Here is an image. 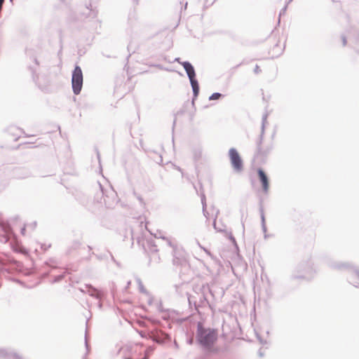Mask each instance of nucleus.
<instances>
[{"label": "nucleus", "instance_id": "f257e3e1", "mask_svg": "<svg viewBox=\"0 0 359 359\" xmlns=\"http://www.w3.org/2000/svg\"><path fill=\"white\" fill-rule=\"evenodd\" d=\"M218 339V332L216 329L205 327L198 322L196 332V340L201 349L207 353L217 354L226 351V348L215 347Z\"/></svg>", "mask_w": 359, "mask_h": 359}, {"label": "nucleus", "instance_id": "f03ea898", "mask_svg": "<svg viewBox=\"0 0 359 359\" xmlns=\"http://www.w3.org/2000/svg\"><path fill=\"white\" fill-rule=\"evenodd\" d=\"M208 293L214 296L208 285L196 286L194 288V294H189L187 297L189 306H191L193 304L196 310H198V307L210 306L207 299Z\"/></svg>", "mask_w": 359, "mask_h": 359}, {"label": "nucleus", "instance_id": "7ed1b4c3", "mask_svg": "<svg viewBox=\"0 0 359 359\" xmlns=\"http://www.w3.org/2000/svg\"><path fill=\"white\" fill-rule=\"evenodd\" d=\"M328 264L330 267L335 269L348 270L349 273V276L348 277V282L355 287L359 288V269L348 263L330 262Z\"/></svg>", "mask_w": 359, "mask_h": 359}, {"label": "nucleus", "instance_id": "20e7f679", "mask_svg": "<svg viewBox=\"0 0 359 359\" xmlns=\"http://www.w3.org/2000/svg\"><path fill=\"white\" fill-rule=\"evenodd\" d=\"M315 273L313 263L311 262H302L296 267L292 275V278L310 280L313 277Z\"/></svg>", "mask_w": 359, "mask_h": 359}, {"label": "nucleus", "instance_id": "39448f33", "mask_svg": "<svg viewBox=\"0 0 359 359\" xmlns=\"http://www.w3.org/2000/svg\"><path fill=\"white\" fill-rule=\"evenodd\" d=\"M181 65L183 66L190 81L194 96L192 102L194 103V100L198 97L199 93V84L196 79V72L194 66L188 61L182 62Z\"/></svg>", "mask_w": 359, "mask_h": 359}, {"label": "nucleus", "instance_id": "423d86ee", "mask_svg": "<svg viewBox=\"0 0 359 359\" xmlns=\"http://www.w3.org/2000/svg\"><path fill=\"white\" fill-rule=\"evenodd\" d=\"M83 86V73L81 67L76 65L72 74V87L73 93L79 95Z\"/></svg>", "mask_w": 359, "mask_h": 359}, {"label": "nucleus", "instance_id": "0eeeda50", "mask_svg": "<svg viewBox=\"0 0 359 359\" xmlns=\"http://www.w3.org/2000/svg\"><path fill=\"white\" fill-rule=\"evenodd\" d=\"M166 241L168 242V244L173 248V264L176 266H182L184 269H187L189 267V264L184 255L183 252L178 250L177 249V247L175 245H173L169 239L166 238Z\"/></svg>", "mask_w": 359, "mask_h": 359}, {"label": "nucleus", "instance_id": "6e6552de", "mask_svg": "<svg viewBox=\"0 0 359 359\" xmlns=\"http://www.w3.org/2000/svg\"><path fill=\"white\" fill-rule=\"evenodd\" d=\"M100 193L97 194L95 199L97 203H102V199L107 208H110L114 203L115 193L111 190L109 194H105L102 185L99 183Z\"/></svg>", "mask_w": 359, "mask_h": 359}, {"label": "nucleus", "instance_id": "1a4fd4ad", "mask_svg": "<svg viewBox=\"0 0 359 359\" xmlns=\"http://www.w3.org/2000/svg\"><path fill=\"white\" fill-rule=\"evenodd\" d=\"M229 156L231 166L236 172H240L243 170V161L235 148H231L229 150Z\"/></svg>", "mask_w": 359, "mask_h": 359}, {"label": "nucleus", "instance_id": "9d476101", "mask_svg": "<svg viewBox=\"0 0 359 359\" xmlns=\"http://www.w3.org/2000/svg\"><path fill=\"white\" fill-rule=\"evenodd\" d=\"M143 246L145 250L147 251L148 253L151 254L150 259L154 260L156 262H158L160 259L157 255L158 250L154 241L152 239L147 240L146 243H144Z\"/></svg>", "mask_w": 359, "mask_h": 359}, {"label": "nucleus", "instance_id": "9b49d317", "mask_svg": "<svg viewBox=\"0 0 359 359\" xmlns=\"http://www.w3.org/2000/svg\"><path fill=\"white\" fill-rule=\"evenodd\" d=\"M27 55L29 57V59L35 64L34 67L29 66V69L31 71L33 79L35 80L38 76L36 74L38 67L39 66V62L37 60L36 56L33 53L32 50L29 49L26 50Z\"/></svg>", "mask_w": 359, "mask_h": 359}, {"label": "nucleus", "instance_id": "f8f14e48", "mask_svg": "<svg viewBox=\"0 0 359 359\" xmlns=\"http://www.w3.org/2000/svg\"><path fill=\"white\" fill-rule=\"evenodd\" d=\"M257 175L259 182H261L262 186L263 192L267 194L269 189V182L267 175L262 168H258Z\"/></svg>", "mask_w": 359, "mask_h": 359}, {"label": "nucleus", "instance_id": "ddd939ff", "mask_svg": "<svg viewBox=\"0 0 359 359\" xmlns=\"http://www.w3.org/2000/svg\"><path fill=\"white\" fill-rule=\"evenodd\" d=\"M262 141L257 142V154L259 156H266L268 154H269L271 153V151L273 150V144L272 142H271L270 144H269L266 146H262Z\"/></svg>", "mask_w": 359, "mask_h": 359}, {"label": "nucleus", "instance_id": "4468645a", "mask_svg": "<svg viewBox=\"0 0 359 359\" xmlns=\"http://www.w3.org/2000/svg\"><path fill=\"white\" fill-rule=\"evenodd\" d=\"M194 188L196 189V192L198 193V194L201 197V204H202L203 215H204V217L206 218L207 220H209L210 217H209V213H208V212L207 210L206 197H205L204 191L203 189V187L200 184V190L199 191L196 189V187H194Z\"/></svg>", "mask_w": 359, "mask_h": 359}, {"label": "nucleus", "instance_id": "2eb2a0df", "mask_svg": "<svg viewBox=\"0 0 359 359\" xmlns=\"http://www.w3.org/2000/svg\"><path fill=\"white\" fill-rule=\"evenodd\" d=\"M86 294L95 298L97 300H101L104 296L103 291L97 290L91 285H86Z\"/></svg>", "mask_w": 359, "mask_h": 359}, {"label": "nucleus", "instance_id": "dca6fc26", "mask_svg": "<svg viewBox=\"0 0 359 359\" xmlns=\"http://www.w3.org/2000/svg\"><path fill=\"white\" fill-rule=\"evenodd\" d=\"M0 359H22L19 355L6 349H0Z\"/></svg>", "mask_w": 359, "mask_h": 359}, {"label": "nucleus", "instance_id": "f3484780", "mask_svg": "<svg viewBox=\"0 0 359 359\" xmlns=\"http://www.w3.org/2000/svg\"><path fill=\"white\" fill-rule=\"evenodd\" d=\"M188 287V283L185 282H182L180 284L175 285V292L179 294L182 296L184 294H186L187 296L189 295L187 289Z\"/></svg>", "mask_w": 359, "mask_h": 359}, {"label": "nucleus", "instance_id": "a211bd4d", "mask_svg": "<svg viewBox=\"0 0 359 359\" xmlns=\"http://www.w3.org/2000/svg\"><path fill=\"white\" fill-rule=\"evenodd\" d=\"M267 116H268L267 113H265L262 115L261 133H260V135H259L258 141H263L264 135L265 133V127H266V124L267 123Z\"/></svg>", "mask_w": 359, "mask_h": 359}, {"label": "nucleus", "instance_id": "6ab92c4d", "mask_svg": "<svg viewBox=\"0 0 359 359\" xmlns=\"http://www.w3.org/2000/svg\"><path fill=\"white\" fill-rule=\"evenodd\" d=\"M15 178L17 179H25L31 176V173L28 170H18L15 173Z\"/></svg>", "mask_w": 359, "mask_h": 359}, {"label": "nucleus", "instance_id": "aec40b11", "mask_svg": "<svg viewBox=\"0 0 359 359\" xmlns=\"http://www.w3.org/2000/svg\"><path fill=\"white\" fill-rule=\"evenodd\" d=\"M2 229H3L5 235H4L2 236V238L1 239V241L2 242L6 243V242L8 241V240L10 238L9 235H10V233L11 232V229L10 226H2Z\"/></svg>", "mask_w": 359, "mask_h": 359}, {"label": "nucleus", "instance_id": "412c9836", "mask_svg": "<svg viewBox=\"0 0 359 359\" xmlns=\"http://www.w3.org/2000/svg\"><path fill=\"white\" fill-rule=\"evenodd\" d=\"M212 210L213 212H215V217H214V219H213V226L215 228V229L217 231H223V229H221V228H218L217 227V224H216V219H217V215L219 214V210H215L213 207H212Z\"/></svg>", "mask_w": 359, "mask_h": 359}, {"label": "nucleus", "instance_id": "4be33fe9", "mask_svg": "<svg viewBox=\"0 0 359 359\" xmlns=\"http://www.w3.org/2000/svg\"><path fill=\"white\" fill-rule=\"evenodd\" d=\"M65 274H66V271H64L62 273L54 276L53 279L50 281L51 283H55L60 282L65 278Z\"/></svg>", "mask_w": 359, "mask_h": 359}, {"label": "nucleus", "instance_id": "5701e85b", "mask_svg": "<svg viewBox=\"0 0 359 359\" xmlns=\"http://www.w3.org/2000/svg\"><path fill=\"white\" fill-rule=\"evenodd\" d=\"M224 95L220 93H214L209 97V100H216L223 97Z\"/></svg>", "mask_w": 359, "mask_h": 359}, {"label": "nucleus", "instance_id": "b1692460", "mask_svg": "<svg viewBox=\"0 0 359 359\" xmlns=\"http://www.w3.org/2000/svg\"><path fill=\"white\" fill-rule=\"evenodd\" d=\"M261 219H262V229L263 232L265 233L266 232V224H265L264 215L262 211L261 213Z\"/></svg>", "mask_w": 359, "mask_h": 359}, {"label": "nucleus", "instance_id": "393cba45", "mask_svg": "<svg viewBox=\"0 0 359 359\" xmlns=\"http://www.w3.org/2000/svg\"><path fill=\"white\" fill-rule=\"evenodd\" d=\"M137 281L138 285H139L140 292H142V293H146L147 292L146 289L144 288V287L141 280L140 278H137Z\"/></svg>", "mask_w": 359, "mask_h": 359}, {"label": "nucleus", "instance_id": "a878e982", "mask_svg": "<svg viewBox=\"0 0 359 359\" xmlns=\"http://www.w3.org/2000/svg\"><path fill=\"white\" fill-rule=\"evenodd\" d=\"M292 0H286V4L285 5V6L280 10V13H279V17H280L282 15H284L285 11H286V9H287V5L292 1Z\"/></svg>", "mask_w": 359, "mask_h": 359}, {"label": "nucleus", "instance_id": "bb28decb", "mask_svg": "<svg viewBox=\"0 0 359 359\" xmlns=\"http://www.w3.org/2000/svg\"><path fill=\"white\" fill-rule=\"evenodd\" d=\"M50 248V244H48V245H46V244H42L41 245V249H43V250H47L48 249H49Z\"/></svg>", "mask_w": 359, "mask_h": 359}, {"label": "nucleus", "instance_id": "cd10ccee", "mask_svg": "<svg viewBox=\"0 0 359 359\" xmlns=\"http://www.w3.org/2000/svg\"><path fill=\"white\" fill-rule=\"evenodd\" d=\"M254 72L255 74H259L261 72L259 67L257 65L254 69Z\"/></svg>", "mask_w": 359, "mask_h": 359}, {"label": "nucleus", "instance_id": "c85d7f7f", "mask_svg": "<svg viewBox=\"0 0 359 359\" xmlns=\"http://www.w3.org/2000/svg\"><path fill=\"white\" fill-rule=\"evenodd\" d=\"M97 159L99 161L100 168V169H102L101 164H100V155L99 151H97Z\"/></svg>", "mask_w": 359, "mask_h": 359}, {"label": "nucleus", "instance_id": "c756f323", "mask_svg": "<svg viewBox=\"0 0 359 359\" xmlns=\"http://www.w3.org/2000/svg\"><path fill=\"white\" fill-rule=\"evenodd\" d=\"M341 39H342L343 46H345L346 45V43H347L346 38L344 36H342Z\"/></svg>", "mask_w": 359, "mask_h": 359}, {"label": "nucleus", "instance_id": "7c9ffc66", "mask_svg": "<svg viewBox=\"0 0 359 359\" xmlns=\"http://www.w3.org/2000/svg\"><path fill=\"white\" fill-rule=\"evenodd\" d=\"M136 196H137V200L140 202V203L143 204L144 203L143 198L139 195H136Z\"/></svg>", "mask_w": 359, "mask_h": 359}, {"label": "nucleus", "instance_id": "2f4dec72", "mask_svg": "<svg viewBox=\"0 0 359 359\" xmlns=\"http://www.w3.org/2000/svg\"><path fill=\"white\" fill-rule=\"evenodd\" d=\"M175 168H176L178 171H180V172L182 173V177H183V176H184V172H183L182 170L179 166H176V165H175Z\"/></svg>", "mask_w": 359, "mask_h": 359}, {"label": "nucleus", "instance_id": "473e14b6", "mask_svg": "<svg viewBox=\"0 0 359 359\" xmlns=\"http://www.w3.org/2000/svg\"><path fill=\"white\" fill-rule=\"evenodd\" d=\"M150 233H151V234L154 235V237H156V238H162L163 239H165V237L158 236V233H153L152 232H150Z\"/></svg>", "mask_w": 359, "mask_h": 359}, {"label": "nucleus", "instance_id": "72a5a7b5", "mask_svg": "<svg viewBox=\"0 0 359 359\" xmlns=\"http://www.w3.org/2000/svg\"><path fill=\"white\" fill-rule=\"evenodd\" d=\"M79 290L83 293H86V285L84 286V287H80Z\"/></svg>", "mask_w": 359, "mask_h": 359}, {"label": "nucleus", "instance_id": "f704fd0d", "mask_svg": "<svg viewBox=\"0 0 359 359\" xmlns=\"http://www.w3.org/2000/svg\"><path fill=\"white\" fill-rule=\"evenodd\" d=\"M25 230H26V226H25L21 229V233L22 235H25Z\"/></svg>", "mask_w": 359, "mask_h": 359}, {"label": "nucleus", "instance_id": "c9c22d12", "mask_svg": "<svg viewBox=\"0 0 359 359\" xmlns=\"http://www.w3.org/2000/svg\"><path fill=\"white\" fill-rule=\"evenodd\" d=\"M98 303H97V306L99 307V309H102V304L101 302V300H98Z\"/></svg>", "mask_w": 359, "mask_h": 359}, {"label": "nucleus", "instance_id": "e433bc0d", "mask_svg": "<svg viewBox=\"0 0 359 359\" xmlns=\"http://www.w3.org/2000/svg\"><path fill=\"white\" fill-rule=\"evenodd\" d=\"M193 341H194V339L192 338L189 339L187 340V343L189 344H193Z\"/></svg>", "mask_w": 359, "mask_h": 359}, {"label": "nucleus", "instance_id": "4c0bfd02", "mask_svg": "<svg viewBox=\"0 0 359 359\" xmlns=\"http://www.w3.org/2000/svg\"><path fill=\"white\" fill-rule=\"evenodd\" d=\"M276 131L274 130L273 134L271 135V139L273 140L275 138V136H276Z\"/></svg>", "mask_w": 359, "mask_h": 359}, {"label": "nucleus", "instance_id": "58836bf2", "mask_svg": "<svg viewBox=\"0 0 359 359\" xmlns=\"http://www.w3.org/2000/svg\"><path fill=\"white\" fill-rule=\"evenodd\" d=\"M85 345H86V347L87 351H88V341H87V339H86V340H85Z\"/></svg>", "mask_w": 359, "mask_h": 359}, {"label": "nucleus", "instance_id": "ea45409f", "mask_svg": "<svg viewBox=\"0 0 359 359\" xmlns=\"http://www.w3.org/2000/svg\"><path fill=\"white\" fill-rule=\"evenodd\" d=\"M50 263H48V264H49L50 266H53V265L52 264H55V263L53 260H50Z\"/></svg>", "mask_w": 359, "mask_h": 359}, {"label": "nucleus", "instance_id": "a19ab883", "mask_svg": "<svg viewBox=\"0 0 359 359\" xmlns=\"http://www.w3.org/2000/svg\"><path fill=\"white\" fill-rule=\"evenodd\" d=\"M133 1L134 3V4H135V5H138V4H139V0H133Z\"/></svg>", "mask_w": 359, "mask_h": 359}, {"label": "nucleus", "instance_id": "79ce46f5", "mask_svg": "<svg viewBox=\"0 0 359 359\" xmlns=\"http://www.w3.org/2000/svg\"><path fill=\"white\" fill-rule=\"evenodd\" d=\"M203 250H204L207 254L210 255V252H209L208 250H206V249H205V248H203Z\"/></svg>", "mask_w": 359, "mask_h": 359}, {"label": "nucleus", "instance_id": "37998d69", "mask_svg": "<svg viewBox=\"0 0 359 359\" xmlns=\"http://www.w3.org/2000/svg\"><path fill=\"white\" fill-rule=\"evenodd\" d=\"M175 60L177 61V62H179L180 64H181V62H182L180 61V58L179 57L175 58Z\"/></svg>", "mask_w": 359, "mask_h": 359}, {"label": "nucleus", "instance_id": "c03bdc74", "mask_svg": "<svg viewBox=\"0 0 359 359\" xmlns=\"http://www.w3.org/2000/svg\"><path fill=\"white\" fill-rule=\"evenodd\" d=\"M259 355L260 357H263V355H264L263 353L261 352V351H259Z\"/></svg>", "mask_w": 359, "mask_h": 359}, {"label": "nucleus", "instance_id": "a18cd8bd", "mask_svg": "<svg viewBox=\"0 0 359 359\" xmlns=\"http://www.w3.org/2000/svg\"><path fill=\"white\" fill-rule=\"evenodd\" d=\"M230 238L233 243L236 242L235 238L233 236H231Z\"/></svg>", "mask_w": 359, "mask_h": 359}, {"label": "nucleus", "instance_id": "49530a36", "mask_svg": "<svg viewBox=\"0 0 359 359\" xmlns=\"http://www.w3.org/2000/svg\"><path fill=\"white\" fill-rule=\"evenodd\" d=\"M140 336H141L142 337H144V335L143 334V332H142V331H141V332H140Z\"/></svg>", "mask_w": 359, "mask_h": 359}, {"label": "nucleus", "instance_id": "de8ad7c7", "mask_svg": "<svg viewBox=\"0 0 359 359\" xmlns=\"http://www.w3.org/2000/svg\"><path fill=\"white\" fill-rule=\"evenodd\" d=\"M36 223L34 222V224H32L33 228H34L36 226Z\"/></svg>", "mask_w": 359, "mask_h": 359}, {"label": "nucleus", "instance_id": "09e8293b", "mask_svg": "<svg viewBox=\"0 0 359 359\" xmlns=\"http://www.w3.org/2000/svg\"><path fill=\"white\" fill-rule=\"evenodd\" d=\"M154 340H155V341H156V342H158V343H160V342H161V341H160V340H158V339H154Z\"/></svg>", "mask_w": 359, "mask_h": 359}, {"label": "nucleus", "instance_id": "8fccbe9b", "mask_svg": "<svg viewBox=\"0 0 359 359\" xmlns=\"http://www.w3.org/2000/svg\"><path fill=\"white\" fill-rule=\"evenodd\" d=\"M4 1H5V0H0V3L3 4H4Z\"/></svg>", "mask_w": 359, "mask_h": 359}, {"label": "nucleus", "instance_id": "3c124183", "mask_svg": "<svg viewBox=\"0 0 359 359\" xmlns=\"http://www.w3.org/2000/svg\"><path fill=\"white\" fill-rule=\"evenodd\" d=\"M123 359H133V358L130 357H127V358H124Z\"/></svg>", "mask_w": 359, "mask_h": 359}, {"label": "nucleus", "instance_id": "603ef678", "mask_svg": "<svg viewBox=\"0 0 359 359\" xmlns=\"http://www.w3.org/2000/svg\"><path fill=\"white\" fill-rule=\"evenodd\" d=\"M142 359H147V357L145 356V357H144Z\"/></svg>", "mask_w": 359, "mask_h": 359}, {"label": "nucleus", "instance_id": "864d4df0", "mask_svg": "<svg viewBox=\"0 0 359 359\" xmlns=\"http://www.w3.org/2000/svg\"><path fill=\"white\" fill-rule=\"evenodd\" d=\"M333 1H334L335 0H332Z\"/></svg>", "mask_w": 359, "mask_h": 359}, {"label": "nucleus", "instance_id": "5fc2aeb1", "mask_svg": "<svg viewBox=\"0 0 359 359\" xmlns=\"http://www.w3.org/2000/svg\"><path fill=\"white\" fill-rule=\"evenodd\" d=\"M84 359H86V358H84Z\"/></svg>", "mask_w": 359, "mask_h": 359}]
</instances>
